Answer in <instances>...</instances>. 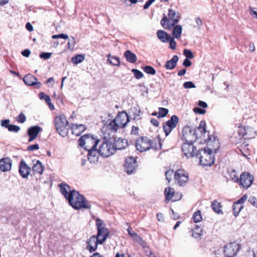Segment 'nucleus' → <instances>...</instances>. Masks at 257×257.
<instances>
[{
    "label": "nucleus",
    "instance_id": "680f3d73",
    "mask_svg": "<svg viewBox=\"0 0 257 257\" xmlns=\"http://www.w3.org/2000/svg\"><path fill=\"white\" fill-rule=\"evenodd\" d=\"M31 54L30 50L29 49H25L22 52V54L23 56L28 57L30 56Z\"/></svg>",
    "mask_w": 257,
    "mask_h": 257
},
{
    "label": "nucleus",
    "instance_id": "bf43d9fd",
    "mask_svg": "<svg viewBox=\"0 0 257 257\" xmlns=\"http://www.w3.org/2000/svg\"><path fill=\"white\" fill-rule=\"evenodd\" d=\"M195 22L197 24V27L198 29H200L202 26V21L199 17H196L195 18Z\"/></svg>",
    "mask_w": 257,
    "mask_h": 257
},
{
    "label": "nucleus",
    "instance_id": "7c9ffc66",
    "mask_svg": "<svg viewBox=\"0 0 257 257\" xmlns=\"http://www.w3.org/2000/svg\"><path fill=\"white\" fill-rule=\"evenodd\" d=\"M32 171L34 174L42 175L44 171V167L40 161H37V163L34 165L32 167Z\"/></svg>",
    "mask_w": 257,
    "mask_h": 257
},
{
    "label": "nucleus",
    "instance_id": "c03bdc74",
    "mask_svg": "<svg viewBox=\"0 0 257 257\" xmlns=\"http://www.w3.org/2000/svg\"><path fill=\"white\" fill-rule=\"evenodd\" d=\"M75 44L76 43L74 37L71 36V39L69 40L67 43L68 48L70 50H73L74 48Z\"/></svg>",
    "mask_w": 257,
    "mask_h": 257
},
{
    "label": "nucleus",
    "instance_id": "864d4df0",
    "mask_svg": "<svg viewBox=\"0 0 257 257\" xmlns=\"http://www.w3.org/2000/svg\"><path fill=\"white\" fill-rule=\"evenodd\" d=\"M248 202L254 207L257 208V199L254 196H250L248 199Z\"/></svg>",
    "mask_w": 257,
    "mask_h": 257
},
{
    "label": "nucleus",
    "instance_id": "72a5a7b5",
    "mask_svg": "<svg viewBox=\"0 0 257 257\" xmlns=\"http://www.w3.org/2000/svg\"><path fill=\"white\" fill-rule=\"evenodd\" d=\"M175 193V191L174 188L172 187H167L165 189L164 194L166 197V200L169 201L171 199H172L174 194Z\"/></svg>",
    "mask_w": 257,
    "mask_h": 257
},
{
    "label": "nucleus",
    "instance_id": "9b49d317",
    "mask_svg": "<svg viewBox=\"0 0 257 257\" xmlns=\"http://www.w3.org/2000/svg\"><path fill=\"white\" fill-rule=\"evenodd\" d=\"M98 152L99 155L103 157L107 158L113 155L115 153L113 142L103 140L99 147Z\"/></svg>",
    "mask_w": 257,
    "mask_h": 257
},
{
    "label": "nucleus",
    "instance_id": "3c124183",
    "mask_svg": "<svg viewBox=\"0 0 257 257\" xmlns=\"http://www.w3.org/2000/svg\"><path fill=\"white\" fill-rule=\"evenodd\" d=\"M52 55L51 53L49 52H42L40 54V57L42 59L47 60L51 57Z\"/></svg>",
    "mask_w": 257,
    "mask_h": 257
},
{
    "label": "nucleus",
    "instance_id": "052dcab7",
    "mask_svg": "<svg viewBox=\"0 0 257 257\" xmlns=\"http://www.w3.org/2000/svg\"><path fill=\"white\" fill-rule=\"evenodd\" d=\"M191 62L190 61L189 59H185L183 62V65L185 67H190L191 65Z\"/></svg>",
    "mask_w": 257,
    "mask_h": 257
},
{
    "label": "nucleus",
    "instance_id": "a19ab883",
    "mask_svg": "<svg viewBox=\"0 0 257 257\" xmlns=\"http://www.w3.org/2000/svg\"><path fill=\"white\" fill-rule=\"evenodd\" d=\"M168 109L164 107H159L158 117L162 118L165 117L168 113Z\"/></svg>",
    "mask_w": 257,
    "mask_h": 257
},
{
    "label": "nucleus",
    "instance_id": "de8ad7c7",
    "mask_svg": "<svg viewBox=\"0 0 257 257\" xmlns=\"http://www.w3.org/2000/svg\"><path fill=\"white\" fill-rule=\"evenodd\" d=\"M69 38V36L67 34H60L58 35H54L52 36V38L53 39H68Z\"/></svg>",
    "mask_w": 257,
    "mask_h": 257
},
{
    "label": "nucleus",
    "instance_id": "f8f14e48",
    "mask_svg": "<svg viewBox=\"0 0 257 257\" xmlns=\"http://www.w3.org/2000/svg\"><path fill=\"white\" fill-rule=\"evenodd\" d=\"M241 245L235 242H230L224 246L223 253L225 257H235L241 249Z\"/></svg>",
    "mask_w": 257,
    "mask_h": 257
},
{
    "label": "nucleus",
    "instance_id": "774afa93",
    "mask_svg": "<svg viewBox=\"0 0 257 257\" xmlns=\"http://www.w3.org/2000/svg\"><path fill=\"white\" fill-rule=\"evenodd\" d=\"M186 69L184 68V69H182L178 71V75L179 76H181L182 75H184L185 74H186Z\"/></svg>",
    "mask_w": 257,
    "mask_h": 257
},
{
    "label": "nucleus",
    "instance_id": "09e8293b",
    "mask_svg": "<svg viewBox=\"0 0 257 257\" xmlns=\"http://www.w3.org/2000/svg\"><path fill=\"white\" fill-rule=\"evenodd\" d=\"M183 86L185 88H194L196 87L195 85L192 81H187L183 83Z\"/></svg>",
    "mask_w": 257,
    "mask_h": 257
},
{
    "label": "nucleus",
    "instance_id": "aec40b11",
    "mask_svg": "<svg viewBox=\"0 0 257 257\" xmlns=\"http://www.w3.org/2000/svg\"><path fill=\"white\" fill-rule=\"evenodd\" d=\"M42 128L38 125H35L29 127L28 130V135L29 137L28 142L30 143L34 141L38 136L39 133L42 131Z\"/></svg>",
    "mask_w": 257,
    "mask_h": 257
},
{
    "label": "nucleus",
    "instance_id": "2f4dec72",
    "mask_svg": "<svg viewBox=\"0 0 257 257\" xmlns=\"http://www.w3.org/2000/svg\"><path fill=\"white\" fill-rule=\"evenodd\" d=\"M211 207L212 209L216 213L221 214L223 213L221 210L222 205L221 203L216 200H214L211 202Z\"/></svg>",
    "mask_w": 257,
    "mask_h": 257
},
{
    "label": "nucleus",
    "instance_id": "4be33fe9",
    "mask_svg": "<svg viewBox=\"0 0 257 257\" xmlns=\"http://www.w3.org/2000/svg\"><path fill=\"white\" fill-rule=\"evenodd\" d=\"M59 187L60 189V192L65 197L67 200L70 198V196H71L75 190L74 189L71 190L70 186L65 183H62L60 184L59 185Z\"/></svg>",
    "mask_w": 257,
    "mask_h": 257
},
{
    "label": "nucleus",
    "instance_id": "7ed1b4c3",
    "mask_svg": "<svg viewBox=\"0 0 257 257\" xmlns=\"http://www.w3.org/2000/svg\"><path fill=\"white\" fill-rule=\"evenodd\" d=\"M218 148L213 150L207 147L197 151L195 157L199 159V164L203 166H211L214 162V154Z\"/></svg>",
    "mask_w": 257,
    "mask_h": 257
},
{
    "label": "nucleus",
    "instance_id": "2eb2a0df",
    "mask_svg": "<svg viewBox=\"0 0 257 257\" xmlns=\"http://www.w3.org/2000/svg\"><path fill=\"white\" fill-rule=\"evenodd\" d=\"M100 240L98 239L95 235H92L86 241V249L90 253L94 252L97 249L98 244H102L103 243L100 242Z\"/></svg>",
    "mask_w": 257,
    "mask_h": 257
},
{
    "label": "nucleus",
    "instance_id": "69168bd1",
    "mask_svg": "<svg viewBox=\"0 0 257 257\" xmlns=\"http://www.w3.org/2000/svg\"><path fill=\"white\" fill-rule=\"evenodd\" d=\"M26 28L28 31L30 32H32V31H33V27L30 23H27L26 24Z\"/></svg>",
    "mask_w": 257,
    "mask_h": 257
},
{
    "label": "nucleus",
    "instance_id": "c85d7f7f",
    "mask_svg": "<svg viewBox=\"0 0 257 257\" xmlns=\"http://www.w3.org/2000/svg\"><path fill=\"white\" fill-rule=\"evenodd\" d=\"M124 56L128 62L135 63L137 60L136 54L130 50H126L124 53Z\"/></svg>",
    "mask_w": 257,
    "mask_h": 257
},
{
    "label": "nucleus",
    "instance_id": "6ab92c4d",
    "mask_svg": "<svg viewBox=\"0 0 257 257\" xmlns=\"http://www.w3.org/2000/svg\"><path fill=\"white\" fill-rule=\"evenodd\" d=\"M23 81L26 85L34 86L36 89H39L41 86V83L37 81L36 77L31 74L25 75Z\"/></svg>",
    "mask_w": 257,
    "mask_h": 257
},
{
    "label": "nucleus",
    "instance_id": "9d476101",
    "mask_svg": "<svg viewBox=\"0 0 257 257\" xmlns=\"http://www.w3.org/2000/svg\"><path fill=\"white\" fill-rule=\"evenodd\" d=\"M232 179L234 180L235 182L239 183L240 186L245 189L249 188L253 181V177L247 172L242 173L239 178L234 175Z\"/></svg>",
    "mask_w": 257,
    "mask_h": 257
},
{
    "label": "nucleus",
    "instance_id": "338daca9",
    "mask_svg": "<svg viewBox=\"0 0 257 257\" xmlns=\"http://www.w3.org/2000/svg\"><path fill=\"white\" fill-rule=\"evenodd\" d=\"M198 105L203 108H206L207 107V103L201 100L199 101Z\"/></svg>",
    "mask_w": 257,
    "mask_h": 257
},
{
    "label": "nucleus",
    "instance_id": "473e14b6",
    "mask_svg": "<svg viewBox=\"0 0 257 257\" xmlns=\"http://www.w3.org/2000/svg\"><path fill=\"white\" fill-rule=\"evenodd\" d=\"M107 61L113 66H118L120 65V60L118 57L111 56L110 54L107 55Z\"/></svg>",
    "mask_w": 257,
    "mask_h": 257
},
{
    "label": "nucleus",
    "instance_id": "13d9d810",
    "mask_svg": "<svg viewBox=\"0 0 257 257\" xmlns=\"http://www.w3.org/2000/svg\"><path fill=\"white\" fill-rule=\"evenodd\" d=\"M155 1L156 0H148L144 6V9H148Z\"/></svg>",
    "mask_w": 257,
    "mask_h": 257
},
{
    "label": "nucleus",
    "instance_id": "b1692460",
    "mask_svg": "<svg viewBox=\"0 0 257 257\" xmlns=\"http://www.w3.org/2000/svg\"><path fill=\"white\" fill-rule=\"evenodd\" d=\"M114 152L116 150L124 149L127 146V141L126 140L121 138H115L113 142Z\"/></svg>",
    "mask_w": 257,
    "mask_h": 257
},
{
    "label": "nucleus",
    "instance_id": "c9c22d12",
    "mask_svg": "<svg viewBox=\"0 0 257 257\" xmlns=\"http://www.w3.org/2000/svg\"><path fill=\"white\" fill-rule=\"evenodd\" d=\"M85 59V56L82 54H78L75 56L72 57L71 61L75 64H78L82 62Z\"/></svg>",
    "mask_w": 257,
    "mask_h": 257
},
{
    "label": "nucleus",
    "instance_id": "393cba45",
    "mask_svg": "<svg viewBox=\"0 0 257 257\" xmlns=\"http://www.w3.org/2000/svg\"><path fill=\"white\" fill-rule=\"evenodd\" d=\"M10 119H4L1 121L2 127L8 128L9 132L18 133L20 130V127L16 125L10 124Z\"/></svg>",
    "mask_w": 257,
    "mask_h": 257
},
{
    "label": "nucleus",
    "instance_id": "5701e85b",
    "mask_svg": "<svg viewBox=\"0 0 257 257\" xmlns=\"http://www.w3.org/2000/svg\"><path fill=\"white\" fill-rule=\"evenodd\" d=\"M12 161L8 157L3 158L0 160V170L7 172L11 169Z\"/></svg>",
    "mask_w": 257,
    "mask_h": 257
},
{
    "label": "nucleus",
    "instance_id": "dca6fc26",
    "mask_svg": "<svg viewBox=\"0 0 257 257\" xmlns=\"http://www.w3.org/2000/svg\"><path fill=\"white\" fill-rule=\"evenodd\" d=\"M193 144L194 143H184L182 145V152L187 158L195 156L196 148Z\"/></svg>",
    "mask_w": 257,
    "mask_h": 257
},
{
    "label": "nucleus",
    "instance_id": "f3484780",
    "mask_svg": "<svg viewBox=\"0 0 257 257\" xmlns=\"http://www.w3.org/2000/svg\"><path fill=\"white\" fill-rule=\"evenodd\" d=\"M137 167V162L135 158L129 157L126 158L124 165V169L127 174L134 173Z\"/></svg>",
    "mask_w": 257,
    "mask_h": 257
},
{
    "label": "nucleus",
    "instance_id": "49530a36",
    "mask_svg": "<svg viewBox=\"0 0 257 257\" xmlns=\"http://www.w3.org/2000/svg\"><path fill=\"white\" fill-rule=\"evenodd\" d=\"M26 116L23 113L21 112L18 117H17L16 120L21 123H24L26 121Z\"/></svg>",
    "mask_w": 257,
    "mask_h": 257
},
{
    "label": "nucleus",
    "instance_id": "a18cd8bd",
    "mask_svg": "<svg viewBox=\"0 0 257 257\" xmlns=\"http://www.w3.org/2000/svg\"><path fill=\"white\" fill-rule=\"evenodd\" d=\"M168 42L170 43V48L173 50H175L176 48V42H175L174 37H170L168 39Z\"/></svg>",
    "mask_w": 257,
    "mask_h": 257
},
{
    "label": "nucleus",
    "instance_id": "5fc2aeb1",
    "mask_svg": "<svg viewBox=\"0 0 257 257\" xmlns=\"http://www.w3.org/2000/svg\"><path fill=\"white\" fill-rule=\"evenodd\" d=\"M39 149V146L38 144H36L32 145H30L27 147V151H33L34 150H37Z\"/></svg>",
    "mask_w": 257,
    "mask_h": 257
},
{
    "label": "nucleus",
    "instance_id": "f257e3e1",
    "mask_svg": "<svg viewBox=\"0 0 257 257\" xmlns=\"http://www.w3.org/2000/svg\"><path fill=\"white\" fill-rule=\"evenodd\" d=\"M99 142V140H96L89 134L84 135L78 140L80 146L84 147L85 144H87L85 149L88 151L87 158L91 164H95L98 161L99 153L98 150L96 149V146Z\"/></svg>",
    "mask_w": 257,
    "mask_h": 257
},
{
    "label": "nucleus",
    "instance_id": "6e6d98bb",
    "mask_svg": "<svg viewBox=\"0 0 257 257\" xmlns=\"http://www.w3.org/2000/svg\"><path fill=\"white\" fill-rule=\"evenodd\" d=\"M194 111L196 113L200 114H203L206 112V110L205 109L200 107H195L194 108Z\"/></svg>",
    "mask_w": 257,
    "mask_h": 257
},
{
    "label": "nucleus",
    "instance_id": "4c0bfd02",
    "mask_svg": "<svg viewBox=\"0 0 257 257\" xmlns=\"http://www.w3.org/2000/svg\"><path fill=\"white\" fill-rule=\"evenodd\" d=\"M197 131H198L201 135L204 136V135L206 133V122L204 120H201L200 122L199 125L197 128Z\"/></svg>",
    "mask_w": 257,
    "mask_h": 257
},
{
    "label": "nucleus",
    "instance_id": "412c9836",
    "mask_svg": "<svg viewBox=\"0 0 257 257\" xmlns=\"http://www.w3.org/2000/svg\"><path fill=\"white\" fill-rule=\"evenodd\" d=\"M31 171V168L23 160H21L19 167V172L23 178H28Z\"/></svg>",
    "mask_w": 257,
    "mask_h": 257
},
{
    "label": "nucleus",
    "instance_id": "ea45409f",
    "mask_svg": "<svg viewBox=\"0 0 257 257\" xmlns=\"http://www.w3.org/2000/svg\"><path fill=\"white\" fill-rule=\"evenodd\" d=\"M145 72L150 75H155L156 73V70L151 66L147 65L143 68Z\"/></svg>",
    "mask_w": 257,
    "mask_h": 257
},
{
    "label": "nucleus",
    "instance_id": "20e7f679",
    "mask_svg": "<svg viewBox=\"0 0 257 257\" xmlns=\"http://www.w3.org/2000/svg\"><path fill=\"white\" fill-rule=\"evenodd\" d=\"M69 205L72 206L73 208L78 210L81 208L90 209L91 205L86 200L84 197L80 194L79 192L76 190L70 196V198L67 200Z\"/></svg>",
    "mask_w": 257,
    "mask_h": 257
},
{
    "label": "nucleus",
    "instance_id": "1a4fd4ad",
    "mask_svg": "<svg viewBox=\"0 0 257 257\" xmlns=\"http://www.w3.org/2000/svg\"><path fill=\"white\" fill-rule=\"evenodd\" d=\"M198 139L196 130L192 128L190 126L186 125L182 129V137L181 139L184 143H194Z\"/></svg>",
    "mask_w": 257,
    "mask_h": 257
},
{
    "label": "nucleus",
    "instance_id": "0eeeda50",
    "mask_svg": "<svg viewBox=\"0 0 257 257\" xmlns=\"http://www.w3.org/2000/svg\"><path fill=\"white\" fill-rule=\"evenodd\" d=\"M66 116L61 114L55 117L54 124L58 133L62 137H65L67 134L66 126L68 124Z\"/></svg>",
    "mask_w": 257,
    "mask_h": 257
},
{
    "label": "nucleus",
    "instance_id": "0e129e2a",
    "mask_svg": "<svg viewBox=\"0 0 257 257\" xmlns=\"http://www.w3.org/2000/svg\"><path fill=\"white\" fill-rule=\"evenodd\" d=\"M157 218L159 221H163L164 220V215L161 213H157Z\"/></svg>",
    "mask_w": 257,
    "mask_h": 257
},
{
    "label": "nucleus",
    "instance_id": "e2e57ef3",
    "mask_svg": "<svg viewBox=\"0 0 257 257\" xmlns=\"http://www.w3.org/2000/svg\"><path fill=\"white\" fill-rule=\"evenodd\" d=\"M151 122L153 125L156 127H158L159 125V122L155 118H151Z\"/></svg>",
    "mask_w": 257,
    "mask_h": 257
},
{
    "label": "nucleus",
    "instance_id": "e433bc0d",
    "mask_svg": "<svg viewBox=\"0 0 257 257\" xmlns=\"http://www.w3.org/2000/svg\"><path fill=\"white\" fill-rule=\"evenodd\" d=\"M133 239L138 242L143 248L147 245L146 242L138 234H133Z\"/></svg>",
    "mask_w": 257,
    "mask_h": 257
},
{
    "label": "nucleus",
    "instance_id": "a211bd4d",
    "mask_svg": "<svg viewBox=\"0 0 257 257\" xmlns=\"http://www.w3.org/2000/svg\"><path fill=\"white\" fill-rule=\"evenodd\" d=\"M247 196L246 195H243L237 201L235 202L232 206L233 214L236 217L243 207V203L247 200Z\"/></svg>",
    "mask_w": 257,
    "mask_h": 257
},
{
    "label": "nucleus",
    "instance_id": "a878e982",
    "mask_svg": "<svg viewBox=\"0 0 257 257\" xmlns=\"http://www.w3.org/2000/svg\"><path fill=\"white\" fill-rule=\"evenodd\" d=\"M70 128L72 130V134L76 136H79L86 130V127L82 124H77L72 123Z\"/></svg>",
    "mask_w": 257,
    "mask_h": 257
},
{
    "label": "nucleus",
    "instance_id": "bb28decb",
    "mask_svg": "<svg viewBox=\"0 0 257 257\" xmlns=\"http://www.w3.org/2000/svg\"><path fill=\"white\" fill-rule=\"evenodd\" d=\"M128 114L129 118H130L133 120H139L141 119V111L140 108L137 107L131 108L128 110Z\"/></svg>",
    "mask_w": 257,
    "mask_h": 257
},
{
    "label": "nucleus",
    "instance_id": "f03ea898",
    "mask_svg": "<svg viewBox=\"0 0 257 257\" xmlns=\"http://www.w3.org/2000/svg\"><path fill=\"white\" fill-rule=\"evenodd\" d=\"M135 146L137 150L141 152L147 151L150 149L155 150H161L162 144L159 137H156L152 140L146 137H142L136 140Z\"/></svg>",
    "mask_w": 257,
    "mask_h": 257
},
{
    "label": "nucleus",
    "instance_id": "423d86ee",
    "mask_svg": "<svg viewBox=\"0 0 257 257\" xmlns=\"http://www.w3.org/2000/svg\"><path fill=\"white\" fill-rule=\"evenodd\" d=\"M168 15V18L164 15L161 21V24L164 29L170 30L179 22L180 15L175 10L169 9Z\"/></svg>",
    "mask_w": 257,
    "mask_h": 257
},
{
    "label": "nucleus",
    "instance_id": "cd10ccee",
    "mask_svg": "<svg viewBox=\"0 0 257 257\" xmlns=\"http://www.w3.org/2000/svg\"><path fill=\"white\" fill-rule=\"evenodd\" d=\"M179 60V57L177 55H174L172 59L166 62L165 67L167 70H172L175 68L177 63Z\"/></svg>",
    "mask_w": 257,
    "mask_h": 257
},
{
    "label": "nucleus",
    "instance_id": "f704fd0d",
    "mask_svg": "<svg viewBox=\"0 0 257 257\" xmlns=\"http://www.w3.org/2000/svg\"><path fill=\"white\" fill-rule=\"evenodd\" d=\"M182 28L181 25H176L174 26V29L172 32L173 37L176 39H179L182 34Z\"/></svg>",
    "mask_w": 257,
    "mask_h": 257
},
{
    "label": "nucleus",
    "instance_id": "58836bf2",
    "mask_svg": "<svg viewBox=\"0 0 257 257\" xmlns=\"http://www.w3.org/2000/svg\"><path fill=\"white\" fill-rule=\"evenodd\" d=\"M192 219L196 223L200 222L202 219L201 211L197 210L195 212L193 215Z\"/></svg>",
    "mask_w": 257,
    "mask_h": 257
},
{
    "label": "nucleus",
    "instance_id": "79ce46f5",
    "mask_svg": "<svg viewBox=\"0 0 257 257\" xmlns=\"http://www.w3.org/2000/svg\"><path fill=\"white\" fill-rule=\"evenodd\" d=\"M132 72L134 73V77L137 79H140L144 77V74L140 70L137 69H132Z\"/></svg>",
    "mask_w": 257,
    "mask_h": 257
},
{
    "label": "nucleus",
    "instance_id": "603ef678",
    "mask_svg": "<svg viewBox=\"0 0 257 257\" xmlns=\"http://www.w3.org/2000/svg\"><path fill=\"white\" fill-rule=\"evenodd\" d=\"M202 229H199V230H196L194 229L192 230V236L195 238L200 237L202 235Z\"/></svg>",
    "mask_w": 257,
    "mask_h": 257
},
{
    "label": "nucleus",
    "instance_id": "37998d69",
    "mask_svg": "<svg viewBox=\"0 0 257 257\" xmlns=\"http://www.w3.org/2000/svg\"><path fill=\"white\" fill-rule=\"evenodd\" d=\"M183 54L186 57L185 59H191L194 57L193 52L189 49H184L183 50Z\"/></svg>",
    "mask_w": 257,
    "mask_h": 257
},
{
    "label": "nucleus",
    "instance_id": "4d7b16f0",
    "mask_svg": "<svg viewBox=\"0 0 257 257\" xmlns=\"http://www.w3.org/2000/svg\"><path fill=\"white\" fill-rule=\"evenodd\" d=\"M139 128L137 126L133 125L132 127L131 134L132 135H139Z\"/></svg>",
    "mask_w": 257,
    "mask_h": 257
},
{
    "label": "nucleus",
    "instance_id": "39448f33",
    "mask_svg": "<svg viewBox=\"0 0 257 257\" xmlns=\"http://www.w3.org/2000/svg\"><path fill=\"white\" fill-rule=\"evenodd\" d=\"M129 121L128 114L122 111L119 112L115 118L109 123L107 128L112 132H116L119 128L125 127Z\"/></svg>",
    "mask_w": 257,
    "mask_h": 257
},
{
    "label": "nucleus",
    "instance_id": "ddd939ff",
    "mask_svg": "<svg viewBox=\"0 0 257 257\" xmlns=\"http://www.w3.org/2000/svg\"><path fill=\"white\" fill-rule=\"evenodd\" d=\"M188 175L184 169H178L174 173V179L177 184L184 186L188 181Z\"/></svg>",
    "mask_w": 257,
    "mask_h": 257
},
{
    "label": "nucleus",
    "instance_id": "6e6552de",
    "mask_svg": "<svg viewBox=\"0 0 257 257\" xmlns=\"http://www.w3.org/2000/svg\"><path fill=\"white\" fill-rule=\"evenodd\" d=\"M96 225L97 233V234L95 235L100 240V242L103 243L109 235V231L108 229L106 227V225L103 221L100 218H97L96 219Z\"/></svg>",
    "mask_w": 257,
    "mask_h": 257
},
{
    "label": "nucleus",
    "instance_id": "c756f323",
    "mask_svg": "<svg viewBox=\"0 0 257 257\" xmlns=\"http://www.w3.org/2000/svg\"><path fill=\"white\" fill-rule=\"evenodd\" d=\"M157 34L158 39L163 43L168 42L169 37H171L170 35H168L167 32L163 30H158Z\"/></svg>",
    "mask_w": 257,
    "mask_h": 257
},
{
    "label": "nucleus",
    "instance_id": "4468645a",
    "mask_svg": "<svg viewBox=\"0 0 257 257\" xmlns=\"http://www.w3.org/2000/svg\"><path fill=\"white\" fill-rule=\"evenodd\" d=\"M179 121V118L176 115H173L171 118L167 121L163 126V130L166 136H168L172 130L174 128Z\"/></svg>",
    "mask_w": 257,
    "mask_h": 257
},
{
    "label": "nucleus",
    "instance_id": "8fccbe9b",
    "mask_svg": "<svg viewBox=\"0 0 257 257\" xmlns=\"http://www.w3.org/2000/svg\"><path fill=\"white\" fill-rule=\"evenodd\" d=\"M173 175V170H167V171H166V172H165L166 178L168 180V182H170Z\"/></svg>",
    "mask_w": 257,
    "mask_h": 257
}]
</instances>
